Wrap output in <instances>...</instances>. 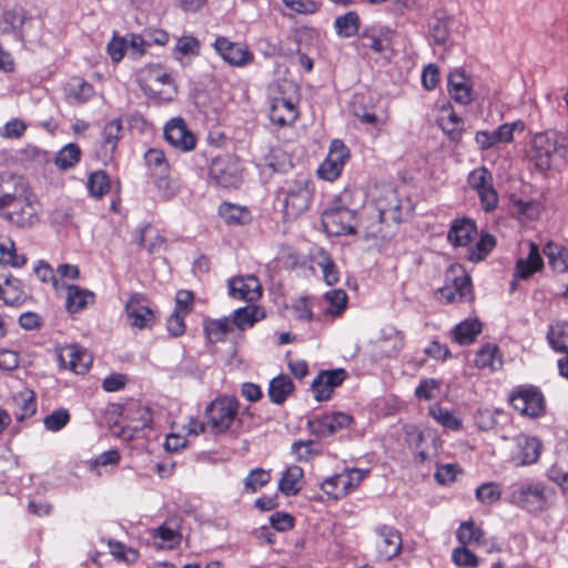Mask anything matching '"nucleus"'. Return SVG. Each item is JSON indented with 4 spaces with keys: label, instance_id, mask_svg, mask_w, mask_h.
<instances>
[{
    "label": "nucleus",
    "instance_id": "obj_3",
    "mask_svg": "<svg viewBox=\"0 0 568 568\" xmlns=\"http://www.w3.org/2000/svg\"><path fill=\"white\" fill-rule=\"evenodd\" d=\"M300 91L290 81L278 82L270 88L268 104L271 121L283 128L292 125L300 115Z\"/></svg>",
    "mask_w": 568,
    "mask_h": 568
},
{
    "label": "nucleus",
    "instance_id": "obj_59",
    "mask_svg": "<svg viewBox=\"0 0 568 568\" xmlns=\"http://www.w3.org/2000/svg\"><path fill=\"white\" fill-rule=\"evenodd\" d=\"M450 18L435 17L429 24L432 37L437 44H445L449 38Z\"/></svg>",
    "mask_w": 568,
    "mask_h": 568
},
{
    "label": "nucleus",
    "instance_id": "obj_53",
    "mask_svg": "<svg viewBox=\"0 0 568 568\" xmlns=\"http://www.w3.org/2000/svg\"><path fill=\"white\" fill-rule=\"evenodd\" d=\"M271 481V471L263 468H254L244 478V491L256 493Z\"/></svg>",
    "mask_w": 568,
    "mask_h": 568
},
{
    "label": "nucleus",
    "instance_id": "obj_40",
    "mask_svg": "<svg viewBox=\"0 0 568 568\" xmlns=\"http://www.w3.org/2000/svg\"><path fill=\"white\" fill-rule=\"evenodd\" d=\"M82 151L75 143H68L54 156V164L59 170L67 171L74 168L81 160Z\"/></svg>",
    "mask_w": 568,
    "mask_h": 568
},
{
    "label": "nucleus",
    "instance_id": "obj_4",
    "mask_svg": "<svg viewBox=\"0 0 568 568\" xmlns=\"http://www.w3.org/2000/svg\"><path fill=\"white\" fill-rule=\"evenodd\" d=\"M240 402L235 396L220 395L205 407V419L214 435L225 434L237 420Z\"/></svg>",
    "mask_w": 568,
    "mask_h": 568
},
{
    "label": "nucleus",
    "instance_id": "obj_60",
    "mask_svg": "<svg viewBox=\"0 0 568 568\" xmlns=\"http://www.w3.org/2000/svg\"><path fill=\"white\" fill-rule=\"evenodd\" d=\"M452 560L460 568H476L479 565L478 557L464 545L454 549Z\"/></svg>",
    "mask_w": 568,
    "mask_h": 568
},
{
    "label": "nucleus",
    "instance_id": "obj_52",
    "mask_svg": "<svg viewBox=\"0 0 568 568\" xmlns=\"http://www.w3.org/2000/svg\"><path fill=\"white\" fill-rule=\"evenodd\" d=\"M324 298L328 303L324 311L326 315L338 316L346 308L347 294L341 288L326 292Z\"/></svg>",
    "mask_w": 568,
    "mask_h": 568
},
{
    "label": "nucleus",
    "instance_id": "obj_11",
    "mask_svg": "<svg viewBox=\"0 0 568 568\" xmlns=\"http://www.w3.org/2000/svg\"><path fill=\"white\" fill-rule=\"evenodd\" d=\"M468 184L476 191L485 212H491L498 206V193L494 187L493 174L487 168L473 170L468 174Z\"/></svg>",
    "mask_w": 568,
    "mask_h": 568
},
{
    "label": "nucleus",
    "instance_id": "obj_15",
    "mask_svg": "<svg viewBox=\"0 0 568 568\" xmlns=\"http://www.w3.org/2000/svg\"><path fill=\"white\" fill-rule=\"evenodd\" d=\"M511 406L521 415L531 418L540 416L545 410L541 393L532 386H519L509 397Z\"/></svg>",
    "mask_w": 568,
    "mask_h": 568
},
{
    "label": "nucleus",
    "instance_id": "obj_58",
    "mask_svg": "<svg viewBox=\"0 0 568 568\" xmlns=\"http://www.w3.org/2000/svg\"><path fill=\"white\" fill-rule=\"evenodd\" d=\"M125 415L128 418L136 422V425L133 427L134 430L144 429L145 427L151 426L153 420L151 410L140 404L129 407L125 410Z\"/></svg>",
    "mask_w": 568,
    "mask_h": 568
},
{
    "label": "nucleus",
    "instance_id": "obj_2",
    "mask_svg": "<svg viewBox=\"0 0 568 568\" xmlns=\"http://www.w3.org/2000/svg\"><path fill=\"white\" fill-rule=\"evenodd\" d=\"M314 197V183L306 174L283 182L276 192V200L282 204L286 221L295 220L306 212Z\"/></svg>",
    "mask_w": 568,
    "mask_h": 568
},
{
    "label": "nucleus",
    "instance_id": "obj_17",
    "mask_svg": "<svg viewBox=\"0 0 568 568\" xmlns=\"http://www.w3.org/2000/svg\"><path fill=\"white\" fill-rule=\"evenodd\" d=\"M347 377L343 368L321 371L311 384L314 398L317 402H325L332 397L334 389L342 385Z\"/></svg>",
    "mask_w": 568,
    "mask_h": 568
},
{
    "label": "nucleus",
    "instance_id": "obj_26",
    "mask_svg": "<svg viewBox=\"0 0 568 568\" xmlns=\"http://www.w3.org/2000/svg\"><path fill=\"white\" fill-rule=\"evenodd\" d=\"M477 234V225L474 220L459 217L452 222L447 240L454 246H467Z\"/></svg>",
    "mask_w": 568,
    "mask_h": 568
},
{
    "label": "nucleus",
    "instance_id": "obj_12",
    "mask_svg": "<svg viewBox=\"0 0 568 568\" xmlns=\"http://www.w3.org/2000/svg\"><path fill=\"white\" fill-rule=\"evenodd\" d=\"M376 559L382 562L396 558L403 547L402 534L390 525L381 524L374 528Z\"/></svg>",
    "mask_w": 568,
    "mask_h": 568
},
{
    "label": "nucleus",
    "instance_id": "obj_56",
    "mask_svg": "<svg viewBox=\"0 0 568 568\" xmlns=\"http://www.w3.org/2000/svg\"><path fill=\"white\" fill-rule=\"evenodd\" d=\"M71 415L67 408H58L43 418V426L49 432H60L70 422Z\"/></svg>",
    "mask_w": 568,
    "mask_h": 568
},
{
    "label": "nucleus",
    "instance_id": "obj_46",
    "mask_svg": "<svg viewBox=\"0 0 568 568\" xmlns=\"http://www.w3.org/2000/svg\"><path fill=\"white\" fill-rule=\"evenodd\" d=\"M484 530L477 527L473 520L463 521L456 531V538L460 545L468 546L481 544Z\"/></svg>",
    "mask_w": 568,
    "mask_h": 568
},
{
    "label": "nucleus",
    "instance_id": "obj_36",
    "mask_svg": "<svg viewBox=\"0 0 568 568\" xmlns=\"http://www.w3.org/2000/svg\"><path fill=\"white\" fill-rule=\"evenodd\" d=\"M94 294L77 285L68 286L65 306L70 313H77L93 304Z\"/></svg>",
    "mask_w": 568,
    "mask_h": 568
},
{
    "label": "nucleus",
    "instance_id": "obj_62",
    "mask_svg": "<svg viewBox=\"0 0 568 568\" xmlns=\"http://www.w3.org/2000/svg\"><path fill=\"white\" fill-rule=\"evenodd\" d=\"M475 495L481 504L491 505L500 499L501 491L496 483H485L476 488Z\"/></svg>",
    "mask_w": 568,
    "mask_h": 568
},
{
    "label": "nucleus",
    "instance_id": "obj_31",
    "mask_svg": "<svg viewBox=\"0 0 568 568\" xmlns=\"http://www.w3.org/2000/svg\"><path fill=\"white\" fill-rule=\"evenodd\" d=\"M304 471L297 465L288 466L281 476L278 481L280 491L287 496H296L303 488Z\"/></svg>",
    "mask_w": 568,
    "mask_h": 568
},
{
    "label": "nucleus",
    "instance_id": "obj_25",
    "mask_svg": "<svg viewBox=\"0 0 568 568\" xmlns=\"http://www.w3.org/2000/svg\"><path fill=\"white\" fill-rule=\"evenodd\" d=\"M437 297L445 303L467 302L473 300L470 276L463 272L460 276L453 280V286H445L438 290Z\"/></svg>",
    "mask_w": 568,
    "mask_h": 568
},
{
    "label": "nucleus",
    "instance_id": "obj_10",
    "mask_svg": "<svg viewBox=\"0 0 568 568\" xmlns=\"http://www.w3.org/2000/svg\"><path fill=\"white\" fill-rule=\"evenodd\" d=\"M354 422V417L344 412H332L316 415L310 418L306 427L312 435L317 438L333 436L342 429L348 428Z\"/></svg>",
    "mask_w": 568,
    "mask_h": 568
},
{
    "label": "nucleus",
    "instance_id": "obj_63",
    "mask_svg": "<svg viewBox=\"0 0 568 568\" xmlns=\"http://www.w3.org/2000/svg\"><path fill=\"white\" fill-rule=\"evenodd\" d=\"M144 159L149 168L153 169L159 174H165L169 172V163L162 150L150 149L145 152Z\"/></svg>",
    "mask_w": 568,
    "mask_h": 568
},
{
    "label": "nucleus",
    "instance_id": "obj_5",
    "mask_svg": "<svg viewBox=\"0 0 568 568\" xmlns=\"http://www.w3.org/2000/svg\"><path fill=\"white\" fill-rule=\"evenodd\" d=\"M209 181L216 187L239 189L243 182V166L240 159L231 153L215 156L209 166Z\"/></svg>",
    "mask_w": 568,
    "mask_h": 568
},
{
    "label": "nucleus",
    "instance_id": "obj_6",
    "mask_svg": "<svg viewBox=\"0 0 568 568\" xmlns=\"http://www.w3.org/2000/svg\"><path fill=\"white\" fill-rule=\"evenodd\" d=\"M507 501L528 513H540L548 507L546 487L540 481H523L509 487Z\"/></svg>",
    "mask_w": 568,
    "mask_h": 568
},
{
    "label": "nucleus",
    "instance_id": "obj_14",
    "mask_svg": "<svg viewBox=\"0 0 568 568\" xmlns=\"http://www.w3.org/2000/svg\"><path fill=\"white\" fill-rule=\"evenodd\" d=\"M163 134L165 141L180 152H191L196 148L197 138L181 116L170 119L163 128Z\"/></svg>",
    "mask_w": 568,
    "mask_h": 568
},
{
    "label": "nucleus",
    "instance_id": "obj_27",
    "mask_svg": "<svg viewBox=\"0 0 568 568\" xmlns=\"http://www.w3.org/2000/svg\"><path fill=\"white\" fill-rule=\"evenodd\" d=\"M447 87L450 98L456 103L466 105L473 101L471 82L464 71L455 70L450 72Z\"/></svg>",
    "mask_w": 568,
    "mask_h": 568
},
{
    "label": "nucleus",
    "instance_id": "obj_22",
    "mask_svg": "<svg viewBox=\"0 0 568 568\" xmlns=\"http://www.w3.org/2000/svg\"><path fill=\"white\" fill-rule=\"evenodd\" d=\"M59 361L63 367H68L77 374H84L92 365V355L77 344L64 346L59 353Z\"/></svg>",
    "mask_w": 568,
    "mask_h": 568
},
{
    "label": "nucleus",
    "instance_id": "obj_47",
    "mask_svg": "<svg viewBox=\"0 0 568 568\" xmlns=\"http://www.w3.org/2000/svg\"><path fill=\"white\" fill-rule=\"evenodd\" d=\"M495 246L496 239L491 234H481L476 244L468 250L467 258L470 262L483 261L493 251Z\"/></svg>",
    "mask_w": 568,
    "mask_h": 568
},
{
    "label": "nucleus",
    "instance_id": "obj_18",
    "mask_svg": "<svg viewBox=\"0 0 568 568\" xmlns=\"http://www.w3.org/2000/svg\"><path fill=\"white\" fill-rule=\"evenodd\" d=\"M214 49L224 61L235 67H243L254 58L246 45L232 42L225 37L216 38Z\"/></svg>",
    "mask_w": 568,
    "mask_h": 568
},
{
    "label": "nucleus",
    "instance_id": "obj_8",
    "mask_svg": "<svg viewBox=\"0 0 568 568\" xmlns=\"http://www.w3.org/2000/svg\"><path fill=\"white\" fill-rule=\"evenodd\" d=\"M322 224L328 235H353L357 229L356 212L335 202L322 213Z\"/></svg>",
    "mask_w": 568,
    "mask_h": 568
},
{
    "label": "nucleus",
    "instance_id": "obj_13",
    "mask_svg": "<svg viewBox=\"0 0 568 568\" xmlns=\"http://www.w3.org/2000/svg\"><path fill=\"white\" fill-rule=\"evenodd\" d=\"M351 152L342 140L335 139L331 142L328 153L320 168L317 174L322 180L333 182L337 180L347 161Z\"/></svg>",
    "mask_w": 568,
    "mask_h": 568
},
{
    "label": "nucleus",
    "instance_id": "obj_57",
    "mask_svg": "<svg viewBox=\"0 0 568 568\" xmlns=\"http://www.w3.org/2000/svg\"><path fill=\"white\" fill-rule=\"evenodd\" d=\"M164 237L156 233L155 230L148 226L145 227L140 237H139V245L143 248H145L149 253L153 254L161 250V247L164 245Z\"/></svg>",
    "mask_w": 568,
    "mask_h": 568
},
{
    "label": "nucleus",
    "instance_id": "obj_41",
    "mask_svg": "<svg viewBox=\"0 0 568 568\" xmlns=\"http://www.w3.org/2000/svg\"><path fill=\"white\" fill-rule=\"evenodd\" d=\"M428 414L444 428L453 432H458L463 428V420L456 414L438 404L432 405Z\"/></svg>",
    "mask_w": 568,
    "mask_h": 568
},
{
    "label": "nucleus",
    "instance_id": "obj_30",
    "mask_svg": "<svg viewBox=\"0 0 568 568\" xmlns=\"http://www.w3.org/2000/svg\"><path fill=\"white\" fill-rule=\"evenodd\" d=\"M1 178L2 204L32 193L24 179L19 175L3 173Z\"/></svg>",
    "mask_w": 568,
    "mask_h": 568
},
{
    "label": "nucleus",
    "instance_id": "obj_44",
    "mask_svg": "<svg viewBox=\"0 0 568 568\" xmlns=\"http://www.w3.org/2000/svg\"><path fill=\"white\" fill-rule=\"evenodd\" d=\"M232 331V322L229 317L209 320L204 323V332L212 343L222 342Z\"/></svg>",
    "mask_w": 568,
    "mask_h": 568
},
{
    "label": "nucleus",
    "instance_id": "obj_55",
    "mask_svg": "<svg viewBox=\"0 0 568 568\" xmlns=\"http://www.w3.org/2000/svg\"><path fill=\"white\" fill-rule=\"evenodd\" d=\"M316 263L322 268L326 284L334 285L338 282V270L331 255L325 250H320Z\"/></svg>",
    "mask_w": 568,
    "mask_h": 568
},
{
    "label": "nucleus",
    "instance_id": "obj_20",
    "mask_svg": "<svg viewBox=\"0 0 568 568\" xmlns=\"http://www.w3.org/2000/svg\"><path fill=\"white\" fill-rule=\"evenodd\" d=\"M518 126L523 129V122L504 123L494 131H478L475 141L481 151L489 150L498 143H510L514 140V131Z\"/></svg>",
    "mask_w": 568,
    "mask_h": 568
},
{
    "label": "nucleus",
    "instance_id": "obj_28",
    "mask_svg": "<svg viewBox=\"0 0 568 568\" xmlns=\"http://www.w3.org/2000/svg\"><path fill=\"white\" fill-rule=\"evenodd\" d=\"M27 19V12L22 8H12L4 10L0 16L1 33L12 34L16 40L22 41V27Z\"/></svg>",
    "mask_w": 568,
    "mask_h": 568
},
{
    "label": "nucleus",
    "instance_id": "obj_16",
    "mask_svg": "<svg viewBox=\"0 0 568 568\" xmlns=\"http://www.w3.org/2000/svg\"><path fill=\"white\" fill-rule=\"evenodd\" d=\"M560 151L557 142L548 134H537L531 142L529 159L540 170H547L551 166L555 155Z\"/></svg>",
    "mask_w": 568,
    "mask_h": 568
},
{
    "label": "nucleus",
    "instance_id": "obj_24",
    "mask_svg": "<svg viewBox=\"0 0 568 568\" xmlns=\"http://www.w3.org/2000/svg\"><path fill=\"white\" fill-rule=\"evenodd\" d=\"M568 325L566 322H558L550 325L547 333V339L552 349L560 353H567L564 357L558 361L559 374L562 377L568 378Z\"/></svg>",
    "mask_w": 568,
    "mask_h": 568
},
{
    "label": "nucleus",
    "instance_id": "obj_49",
    "mask_svg": "<svg viewBox=\"0 0 568 568\" xmlns=\"http://www.w3.org/2000/svg\"><path fill=\"white\" fill-rule=\"evenodd\" d=\"M87 187L91 196L100 199L110 191L109 175L103 171H95L88 178Z\"/></svg>",
    "mask_w": 568,
    "mask_h": 568
},
{
    "label": "nucleus",
    "instance_id": "obj_34",
    "mask_svg": "<svg viewBox=\"0 0 568 568\" xmlns=\"http://www.w3.org/2000/svg\"><path fill=\"white\" fill-rule=\"evenodd\" d=\"M475 366L479 369L495 372L503 365L501 354L495 344L487 343L481 346L475 356Z\"/></svg>",
    "mask_w": 568,
    "mask_h": 568
},
{
    "label": "nucleus",
    "instance_id": "obj_54",
    "mask_svg": "<svg viewBox=\"0 0 568 568\" xmlns=\"http://www.w3.org/2000/svg\"><path fill=\"white\" fill-rule=\"evenodd\" d=\"M173 53L178 61L186 55L196 57L200 53V41L193 36H182L178 39Z\"/></svg>",
    "mask_w": 568,
    "mask_h": 568
},
{
    "label": "nucleus",
    "instance_id": "obj_64",
    "mask_svg": "<svg viewBox=\"0 0 568 568\" xmlns=\"http://www.w3.org/2000/svg\"><path fill=\"white\" fill-rule=\"evenodd\" d=\"M128 50L132 59L136 60L146 53L148 42L143 34L129 33L128 34Z\"/></svg>",
    "mask_w": 568,
    "mask_h": 568
},
{
    "label": "nucleus",
    "instance_id": "obj_37",
    "mask_svg": "<svg viewBox=\"0 0 568 568\" xmlns=\"http://www.w3.org/2000/svg\"><path fill=\"white\" fill-rule=\"evenodd\" d=\"M530 251L526 258H519L516 264V276L521 280L529 278L535 272L542 266V258L539 254L537 245L530 243Z\"/></svg>",
    "mask_w": 568,
    "mask_h": 568
},
{
    "label": "nucleus",
    "instance_id": "obj_48",
    "mask_svg": "<svg viewBox=\"0 0 568 568\" xmlns=\"http://www.w3.org/2000/svg\"><path fill=\"white\" fill-rule=\"evenodd\" d=\"M27 258L18 255L14 243L9 237L0 236V264H9L14 267L24 265Z\"/></svg>",
    "mask_w": 568,
    "mask_h": 568
},
{
    "label": "nucleus",
    "instance_id": "obj_38",
    "mask_svg": "<svg viewBox=\"0 0 568 568\" xmlns=\"http://www.w3.org/2000/svg\"><path fill=\"white\" fill-rule=\"evenodd\" d=\"M0 298L7 305L18 306L27 300V294L23 291L22 283L18 278L4 277Z\"/></svg>",
    "mask_w": 568,
    "mask_h": 568
},
{
    "label": "nucleus",
    "instance_id": "obj_9",
    "mask_svg": "<svg viewBox=\"0 0 568 568\" xmlns=\"http://www.w3.org/2000/svg\"><path fill=\"white\" fill-rule=\"evenodd\" d=\"M129 325L136 329H151L156 323V315L149 298L142 293H132L124 305Z\"/></svg>",
    "mask_w": 568,
    "mask_h": 568
},
{
    "label": "nucleus",
    "instance_id": "obj_21",
    "mask_svg": "<svg viewBox=\"0 0 568 568\" xmlns=\"http://www.w3.org/2000/svg\"><path fill=\"white\" fill-rule=\"evenodd\" d=\"M402 200L393 189H386L378 199H376L377 217L381 224H395L402 221Z\"/></svg>",
    "mask_w": 568,
    "mask_h": 568
},
{
    "label": "nucleus",
    "instance_id": "obj_50",
    "mask_svg": "<svg viewBox=\"0 0 568 568\" xmlns=\"http://www.w3.org/2000/svg\"><path fill=\"white\" fill-rule=\"evenodd\" d=\"M368 474L369 469L359 468H349L341 473L342 477H338L337 480L344 487L345 496L354 491Z\"/></svg>",
    "mask_w": 568,
    "mask_h": 568
},
{
    "label": "nucleus",
    "instance_id": "obj_33",
    "mask_svg": "<svg viewBox=\"0 0 568 568\" xmlns=\"http://www.w3.org/2000/svg\"><path fill=\"white\" fill-rule=\"evenodd\" d=\"M363 48L382 53L388 47L387 31L378 26L365 28L359 36Z\"/></svg>",
    "mask_w": 568,
    "mask_h": 568
},
{
    "label": "nucleus",
    "instance_id": "obj_39",
    "mask_svg": "<svg viewBox=\"0 0 568 568\" xmlns=\"http://www.w3.org/2000/svg\"><path fill=\"white\" fill-rule=\"evenodd\" d=\"M294 390V384L287 375H278L270 382L268 397L274 404H283Z\"/></svg>",
    "mask_w": 568,
    "mask_h": 568
},
{
    "label": "nucleus",
    "instance_id": "obj_42",
    "mask_svg": "<svg viewBox=\"0 0 568 568\" xmlns=\"http://www.w3.org/2000/svg\"><path fill=\"white\" fill-rule=\"evenodd\" d=\"M544 254L554 272L565 273L568 270V258L564 246L549 242L544 247Z\"/></svg>",
    "mask_w": 568,
    "mask_h": 568
},
{
    "label": "nucleus",
    "instance_id": "obj_35",
    "mask_svg": "<svg viewBox=\"0 0 568 568\" xmlns=\"http://www.w3.org/2000/svg\"><path fill=\"white\" fill-rule=\"evenodd\" d=\"M65 94L71 103L82 104L93 97L94 88L81 78H73L65 87Z\"/></svg>",
    "mask_w": 568,
    "mask_h": 568
},
{
    "label": "nucleus",
    "instance_id": "obj_7",
    "mask_svg": "<svg viewBox=\"0 0 568 568\" xmlns=\"http://www.w3.org/2000/svg\"><path fill=\"white\" fill-rule=\"evenodd\" d=\"M0 216L18 227H31L39 221L34 195L29 193L2 204Z\"/></svg>",
    "mask_w": 568,
    "mask_h": 568
},
{
    "label": "nucleus",
    "instance_id": "obj_23",
    "mask_svg": "<svg viewBox=\"0 0 568 568\" xmlns=\"http://www.w3.org/2000/svg\"><path fill=\"white\" fill-rule=\"evenodd\" d=\"M229 293L233 298L254 302L261 297L262 290L257 277L245 275L229 281Z\"/></svg>",
    "mask_w": 568,
    "mask_h": 568
},
{
    "label": "nucleus",
    "instance_id": "obj_32",
    "mask_svg": "<svg viewBox=\"0 0 568 568\" xmlns=\"http://www.w3.org/2000/svg\"><path fill=\"white\" fill-rule=\"evenodd\" d=\"M123 125L121 119L109 121L102 131L101 151L104 159H112L119 140L122 138Z\"/></svg>",
    "mask_w": 568,
    "mask_h": 568
},
{
    "label": "nucleus",
    "instance_id": "obj_61",
    "mask_svg": "<svg viewBox=\"0 0 568 568\" xmlns=\"http://www.w3.org/2000/svg\"><path fill=\"white\" fill-rule=\"evenodd\" d=\"M258 308L256 306H245L237 308L234 312L233 324L237 326L240 329H244L246 327H251L257 322Z\"/></svg>",
    "mask_w": 568,
    "mask_h": 568
},
{
    "label": "nucleus",
    "instance_id": "obj_45",
    "mask_svg": "<svg viewBox=\"0 0 568 568\" xmlns=\"http://www.w3.org/2000/svg\"><path fill=\"white\" fill-rule=\"evenodd\" d=\"M14 402L18 406V409L14 413L18 422H23L36 414L37 402L33 392L26 390L23 393H19L14 396Z\"/></svg>",
    "mask_w": 568,
    "mask_h": 568
},
{
    "label": "nucleus",
    "instance_id": "obj_51",
    "mask_svg": "<svg viewBox=\"0 0 568 568\" xmlns=\"http://www.w3.org/2000/svg\"><path fill=\"white\" fill-rule=\"evenodd\" d=\"M219 214L227 224H244L248 220L245 209L227 202L220 205Z\"/></svg>",
    "mask_w": 568,
    "mask_h": 568
},
{
    "label": "nucleus",
    "instance_id": "obj_29",
    "mask_svg": "<svg viewBox=\"0 0 568 568\" xmlns=\"http://www.w3.org/2000/svg\"><path fill=\"white\" fill-rule=\"evenodd\" d=\"M483 331V324L478 318H466L455 325L450 331L453 342L460 346L470 345Z\"/></svg>",
    "mask_w": 568,
    "mask_h": 568
},
{
    "label": "nucleus",
    "instance_id": "obj_1",
    "mask_svg": "<svg viewBox=\"0 0 568 568\" xmlns=\"http://www.w3.org/2000/svg\"><path fill=\"white\" fill-rule=\"evenodd\" d=\"M136 82L144 95L156 105L168 104L179 94L173 73L161 63H149L141 68L136 73Z\"/></svg>",
    "mask_w": 568,
    "mask_h": 568
},
{
    "label": "nucleus",
    "instance_id": "obj_43",
    "mask_svg": "<svg viewBox=\"0 0 568 568\" xmlns=\"http://www.w3.org/2000/svg\"><path fill=\"white\" fill-rule=\"evenodd\" d=\"M359 26L361 19L355 11L338 16L334 21L335 31L342 38H351L357 34Z\"/></svg>",
    "mask_w": 568,
    "mask_h": 568
},
{
    "label": "nucleus",
    "instance_id": "obj_19",
    "mask_svg": "<svg viewBox=\"0 0 568 568\" xmlns=\"http://www.w3.org/2000/svg\"><path fill=\"white\" fill-rule=\"evenodd\" d=\"M514 442L511 459L517 466L531 465L539 459L542 445L536 437L519 434Z\"/></svg>",
    "mask_w": 568,
    "mask_h": 568
}]
</instances>
